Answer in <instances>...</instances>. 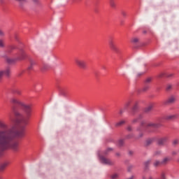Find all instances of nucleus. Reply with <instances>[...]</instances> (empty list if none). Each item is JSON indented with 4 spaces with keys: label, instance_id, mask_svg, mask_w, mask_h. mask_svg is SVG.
Wrapping results in <instances>:
<instances>
[{
    "label": "nucleus",
    "instance_id": "f257e3e1",
    "mask_svg": "<svg viewBox=\"0 0 179 179\" xmlns=\"http://www.w3.org/2000/svg\"><path fill=\"white\" fill-rule=\"evenodd\" d=\"M10 102L15 115L13 122L18 130L13 128L8 130H0V158L3 156L5 150L11 149L13 152H19V142L13 141L15 138H24L26 135V126L30 122L33 115V105L20 102L19 99L13 97Z\"/></svg>",
    "mask_w": 179,
    "mask_h": 179
},
{
    "label": "nucleus",
    "instance_id": "f03ea898",
    "mask_svg": "<svg viewBox=\"0 0 179 179\" xmlns=\"http://www.w3.org/2000/svg\"><path fill=\"white\" fill-rule=\"evenodd\" d=\"M162 127L161 124L155 123H146L145 121H142L140 128L137 129L138 131H144L145 132H156L157 128Z\"/></svg>",
    "mask_w": 179,
    "mask_h": 179
},
{
    "label": "nucleus",
    "instance_id": "7ed1b4c3",
    "mask_svg": "<svg viewBox=\"0 0 179 179\" xmlns=\"http://www.w3.org/2000/svg\"><path fill=\"white\" fill-rule=\"evenodd\" d=\"M27 58V55L26 54V52L23 50V49H20L19 52L16 54V57L14 59H6V62L8 64H15V62H17V61H23L24 59H26Z\"/></svg>",
    "mask_w": 179,
    "mask_h": 179
},
{
    "label": "nucleus",
    "instance_id": "20e7f679",
    "mask_svg": "<svg viewBox=\"0 0 179 179\" xmlns=\"http://www.w3.org/2000/svg\"><path fill=\"white\" fill-rule=\"evenodd\" d=\"M108 43L110 50L116 54H120V49L117 47V45H115V41H114L113 38L109 40Z\"/></svg>",
    "mask_w": 179,
    "mask_h": 179
},
{
    "label": "nucleus",
    "instance_id": "39448f33",
    "mask_svg": "<svg viewBox=\"0 0 179 179\" xmlns=\"http://www.w3.org/2000/svg\"><path fill=\"white\" fill-rule=\"evenodd\" d=\"M75 62L78 66V68H80V69H86L87 68V63H86V61L80 59H76Z\"/></svg>",
    "mask_w": 179,
    "mask_h": 179
},
{
    "label": "nucleus",
    "instance_id": "423d86ee",
    "mask_svg": "<svg viewBox=\"0 0 179 179\" xmlns=\"http://www.w3.org/2000/svg\"><path fill=\"white\" fill-rule=\"evenodd\" d=\"M10 76V69H7L6 70H0V83H2L3 76H7L8 78H9Z\"/></svg>",
    "mask_w": 179,
    "mask_h": 179
},
{
    "label": "nucleus",
    "instance_id": "0eeeda50",
    "mask_svg": "<svg viewBox=\"0 0 179 179\" xmlns=\"http://www.w3.org/2000/svg\"><path fill=\"white\" fill-rule=\"evenodd\" d=\"M139 111V103L138 101H136L134 105L133 106L131 111V115H135L136 113Z\"/></svg>",
    "mask_w": 179,
    "mask_h": 179
},
{
    "label": "nucleus",
    "instance_id": "6e6552de",
    "mask_svg": "<svg viewBox=\"0 0 179 179\" xmlns=\"http://www.w3.org/2000/svg\"><path fill=\"white\" fill-rule=\"evenodd\" d=\"M99 159L101 160V163L103 164H108L109 166H112V164H113L111 160L106 158L104 156H101Z\"/></svg>",
    "mask_w": 179,
    "mask_h": 179
},
{
    "label": "nucleus",
    "instance_id": "1a4fd4ad",
    "mask_svg": "<svg viewBox=\"0 0 179 179\" xmlns=\"http://www.w3.org/2000/svg\"><path fill=\"white\" fill-rule=\"evenodd\" d=\"M166 142H169V137H163L158 140L157 145L163 146V145H166Z\"/></svg>",
    "mask_w": 179,
    "mask_h": 179
},
{
    "label": "nucleus",
    "instance_id": "9d476101",
    "mask_svg": "<svg viewBox=\"0 0 179 179\" xmlns=\"http://www.w3.org/2000/svg\"><path fill=\"white\" fill-rule=\"evenodd\" d=\"M9 162H4L0 164V171H3L9 166Z\"/></svg>",
    "mask_w": 179,
    "mask_h": 179
},
{
    "label": "nucleus",
    "instance_id": "9b49d317",
    "mask_svg": "<svg viewBox=\"0 0 179 179\" xmlns=\"http://www.w3.org/2000/svg\"><path fill=\"white\" fill-rule=\"evenodd\" d=\"M17 46L15 45H8L6 52L8 54H10V52H12L13 51V50H17Z\"/></svg>",
    "mask_w": 179,
    "mask_h": 179
},
{
    "label": "nucleus",
    "instance_id": "f8f14e48",
    "mask_svg": "<svg viewBox=\"0 0 179 179\" xmlns=\"http://www.w3.org/2000/svg\"><path fill=\"white\" fill-rule=\"evenodd\" d=\"M174 101H176V99L172 96L171 98H169L168 100L165 101L164 102V104L167 105V104H172V103H173Z\"/></svg>",
    "mask_w": 179,
    "mask_h": 179
},
{
    "label": "nucleus",
    "instance_id": "ddd939ff",
    "mask_svg": "<svg viewBox=\"0 0 179 179\" xmlns=\"http://www.w3.org/2000/svg\"><path fill=\"white\" fill-rule=\"evenodd\" d=\"M0 129H8V124L0 120Z\"/></svg>",
    "mask_w": 179,
    "mask_h": 179
},
{
    "label": "nucleus",
    "instance_id": "4468645a",
    "mask_svg": "<svg viewBox=\"0 0 179 179\" xmlns=\"http://www.w3.org/2000/svg\"><path fill=\"white\" fill-rule=\"evenodd\" d=\"M142 118H143V113L140 114L138 117V118L134 119L132 120V123L135 124L136 122H139V121H141V120H142Z\"/></svg>",
    "mask_w": 179,
    "mask_h": 179
},
{
    "label": "nucleus",
    "instance_id": "2eb2a0df",
    "mask_svg": "<svg viewBox=\"0 0 179 179\" xmlns=\"http://www.w3.org/2000/svg\"><path fill=\"white\" fill-rule=\"evenodd\" d=\"M12 93H13L14 94H18V96H20L22 94V92L17 88H13L12 90Z\"/></svg>",
    "mask_w": 179,
    "mask_h": 179
},
{
    "label": "nucleus",
    "instance_id": "dca6fc26",
    "mask_svg": "<svg viewBox=\"0 0 179 179\" xmlns=\"http://www.w3.org/2000/svg\"><path fill=\"white\" fill-rule=\"evenodd\" d=\"M155 142V138H149L145 142V146H149L150 145H152Z\"/></svg>",
    "mask_w": 179,
    "mask_h": 179
},
{
    "label": "nucleus",
    "instance_id": "f3484780",
    "mask_svg": "<svg viewBox=\"0 0 179 179\" xmlns=\"http://www.w3.org/2000/svg\"><path fill=\"white\" fill-rule=\"evenodd\" d=\"M109 3L111 8L115 9L117 5L115 4V0H109Z\"/></svg>",
    "mask_w": 179,
    "mask_h": 179
},
{
    "label": "nucleus",
    "instance_id": "a211bd4d",
    "mask_svg": "<svg viewBox=\"0 0 179 179\" xmlns=\"http://www.w3.org/2000/svg\"><path fill=\"white\" fill-rule=\"evenodd\" d=\"M131 103H132L131 101H129L128 102H127V103L124 104L123 108H124V110H127V108L129 107V106H131Z\"/></svg>",
    "mask_w": 179,
    "mask_h": 179
},
{
    "label": "nucleus",
    "instance_id": "6ab92c4d",
    "mask_svg": "<svg viewBox=\"0 0 179 179\" xmlns=\"http://www.w3.org/2000/svg\"><path fill=\"white\" fill-rule=\"evenodd\" d=\"M152 106H148L144 109V113H150V111H152Z\"/></svg>",
    "mask_w": 179,
    "mask_h": 179
},
{
    "label": "nucleus",
    "instance_id": "aec40b11",
    "mask_svg": "<svg viewBox=\"0 0 179 179\" xmlns=\"http://www.w3.org/2000/svg\"><path fill=\"white\" fill-rule=\"evenodd\" d=\"M150 87V85H149L148 84H145L142 90L143 92H148V90H149Z\"/></svg>",
    "mask_w": 179,
    "mask_h": 179
},
{
    "label": "nucleus",
    "instance_id": "412c9836",
    "mask_svg": "<svg viewBox=\"0 0 179 179\" xmlns=\"http://www.w3.org/2000/svg\"><path fill=\"white\" fill-rule=\"evenodd\" d=\"M125 124V120H122L115 124V127H121V125H124Z\"/></svg>",
    "mask_w": 179,
    "mask_h": 179
},
{
    "label": "nucleus",
    "instance_id": "4be33fe9",
    "mask_svg": "<svg viewBox=\"0 0 179 179\" xmlns=\"http://www.w3.org/2000/svg\"><path fill=\"white\" fill-rule=\"evenodd\" d=\"M50 68V66L48 64H43L42 66V71H48V69Z\"/></svg>",
    "mask_w": 179,
    "mask_h": 179
},
{
    "label": "nucleus",
    "instance_id": "5701e85b",
    "mask_svg": "<svg viewBox=\"0 0 179 179\" xmlns=\"http://www.w3.org/2000/svg\"><path fill=\"white\" fill-rule=\"evenodd\" d=\"M176 115H169L165 117V120H174V118H176Z\"/></svg>",
    "mask_w": 179,
    "mask_h": 179
},
{
    "label": "nucleus",
    "instance_id": "b1692460",
    "mask_svg": "<svg viewBox=\"0 0 179 179\" xmlns=\"http://www.w3.org/2000/svg\"><path fill=\"white\" fill-rule=\"evenodd\" d=\"M118 146L121 148L122 146H124V140L120 139L118 141Z\"/></svg>",
    "mask_w": 179,
    "mask_h": 179
},
{
    "label": "nucleus",
    "instance_id": "393cba45",
    "mask_svg": "<svg viewBox=\"0 0 179 179\" xmlns=\"http://www.w3.org/2000/svg\"><path fill=\"white\" fill-rule=\"evenodd\" d=\"M17 1L20 3V8H21L22 9H23V3L22 2H26V0H15Z\"/></svg>",
    "mask_w": 179,
    "mask_h": 179
},
{
    "label": "nucleus",
    "instance_id": "a878e982",
    "mask_svg": "<svg viewBox=\"0 0 179 179\" xmlns=\"http://www.w3.org/2000/svg\"><path fill=\"white\" fill-rule=\"evenodd\" d=\"M161 164H163L162 163V162H159V161H156L154 163L155 167H158V166H160Z\"/></svg>",
    "mask_w": 179,
    "mask_h": 179
},
{
    "label": "nucleus",
    "instance_id": "bb28decb",
    "mask_svg": "<svg viewBox=\"0 0 179 179\" xmlns=\"http://www.w3.org/2000/svg\"><path fill=\"white\" fill-rule=\"evenodd\" d=\"M149 164H150V160H148L144 163L145 169H148L149 167Z\"/></svg>",
    "mask_w": 179,
    "mask_h": 179
},
{
    "label": "nucleus",
    "instance_id": "cd10ccee",
    "mask_svg": "<svg viewBox=\"0 0 179 179\" xmlns=\"http://www.w3.org/2000/svg\"><path fill=\"white\" fill-rule=\"evenodd\" d=\"M150 82H152V78H148L145 80V84L148 85V83H150Z\"/></svg>",
    "mask_w": 179,
    "mask_h": 179
},
{
    "label": "nucleus",
    "instance_id": "c85d7f7f",
    "mask_svg": "<svg viewBox=\"0 0 179 179\" xmlns=\"http://www.w3.org/2000/svg\"><path fill=\"white\" fill-rule=\"evenodd\" d=\"M138 41H139V38H133L131 40V42L134 43V44H136V43H138Z\"/></svg>",
    "mask_w": 179,
    "mask_h": 179
},
{
    "label": "nucleus",
    "instance_id": "c756f323",
    "mask_svg": "<svg viewBox=\"0 0 179 179\" xmlns=\"http://www.w3.org/2000/svg\"><path fill=\"white\" fill-rule=\"evenodd\" d=\"M169 160H170L169 158L166 157V158H164V159H163V161L162 162V164H166V162H169Z\"/></svg>",
    "mask_w": 179,
    "mask_h": 179
},
{
    "label": "nucleus",
    "instance_id": "7c9ffc66",
    "mask_svg": "<svg viewBox=\"0 0 179 179\" xmlns=\"http://www.w3.org/2000/svg\"><path fill=\"white\" fill-rule=\"evenodd\" d=\"M5 47V45H3V41L0 40V48H3Z\"/></svg>",
    "mask_w": 179,
    "mask_h": 179
},
{
    "label": "nucleus",
    "instance_id": "2f4dec72",
    "mask_svg": "<svg viewBox=\"0 0 179 179\" xmlns=\"http://www.w3.org/2000/svg\"><path fill=\"white\" fill-rule=\"evenodd\" d=\"M36 61L34 60H30V65L32 66H34V65H36Z\"/></svg>",
    "mask_w": 179,
    "mask_h": 179
},
{
    "label": "nucleus",
    "instance_id": "473e14b6",
    "mask_svg": "<svg viewBox=\"0 0 179 179\" xmlns=\"http://www.w3.org/2000/svg\"><path fill=\"white\" fill-rule=\"evenodd\" d=\"M173 146H176V145H178V140L176 139L173 141Z\"/></svg>",
    "mask_w": 179,
    "mask_h": 179
},
{
    "label": "nucleus",
    "instance_id": "72a5a7b5",
    "mask_svg": "<svg viewBox=\"0 0 179 179\" xmlns=\"http://www.w3.org/2000/svg\"><path fill=\"white\" fill-rule=\"evenodd\" d=\"M131 138H134V135L132 134H129L126 136L127 139H131Z\"/></svg>",
    "mask_w": 179,
    "mask_h": 179
},
{
    "label": "nucleus",
    "instance_id": "f704fd0d",
    "mask_svg": "<svg viewBox=\"0 0 179 179\" xmlns=\"http://www.w3.org/2000/svg\"><path fill=\"white\" fill-rule=\"evenodd\" d=\"M3 36H5L3 31H2V29H0V37H3Z\"/></svg>",
    "mask_w": 179,
    "mask_h": 179
},
{
    "label": "nucleus",
    "instance_id": "c9c22d12",
    "mask_svg": "<svg viewBox=\"0 0 179 179\" xmlns=\"http://www.w3.org/2000/svg\"><path fill=\"white\" fill-rule=\"evenodd\" d=\"M122 15L123 17H127V12L122 11Z\"/></svg>",
    "mask_w": 179,
    "mask_h": 179
},
{
    "label": "nucleus",
    "instance_id": "e433bc0d",
    "mask_svg": "<svg viewBox=\"0 0 179 179\" xmlns=\"http://www.w3.org/2000/svg\"><path fill=\"white\" fill-rule=\"evenodd\" d=\"M117 177H118V175H117V173H115L114 175H113V176H111V178H112V179H115V178H117Z\"/></svg>",
    "mask_w": 179,
    "mask_h": 179
},
{
    "label": "nucleus",
    "instance_id": "4c0bfd02",
    "mask_svg": "<svg viewBox=\"0 0 179 179\" xmlns=\"http://www.w3.org/2000/svg\"><path fill=\"white\" fill-rule=\"evenodd\" d=\"M126 109H124V108L120 109V112H119V114H123L124 113V111H125Z\"/></svg>",
    "mask_w": 179,
    "mask_h": 179
},
{
    "label": "nucleus",
    "instance_id": "58836bf2",
    "mask_svg": "<svg viewBox=\"0 0 179 179\" xmlns=\"http://www.w3.org/2000/svg\"><path fill=\"white\" fill-rule=\"evenodd\" d=\"M33 66L30 64V66L28 67L27 71H33Z\"/></svg>",
    "mask_w": 179,
    "mask_h": 179
},
{
    "label": "nucleus",
    "instance_id": "ea45409f",
    "mask_svg": "<svg viewBox=\"0 0 179 179\" xmlns=\"http://www.w3.org/2000/svg\"><path fill=\"white\" fill-rule=\"evenodd\" d=\"M173 73L166 74V78H171V77L173 76Z\"/></svg>",
    "mask_w": 179,
    "mask_h": 179
},
{
    "label": "nucleus",
    "instance_id": "a19ab883",
    "mask_svg": "<svg viewBox=\"0 0 179 179\" xmlns=\"http://www.w3.org/2000/svg\"><path fill=\"white\" fill-rule=\"evenodd\" d=\"M127 131L131 132V131H132V127H131V126L127 127Z\"/></svg>",
    "mask_w": 179,
    "mask_h": 179
},
{
    "label": "nucleus",
    "instance_id": "79ce46f5",
    "mask_svg": "<svg viewBox=\"0 0 179 179\" xmlns=\"http://www.w3.org/2000/svg\"><path fill=\"white\" fill-rule=\"evenodd\" d=\"M112 150H113V148H107L106 152H110Z\"/></svg>",
    "mask_w": 179,
    "mask_h": 179
},
{
    "label": "nucleus",
    "instance_id": "37998d69",
    "mask_svg": "<svg viewBox=\"0 0 179 179\" xmlns=\"http://www.w3.org/2000/svg\"><path fill=\"white\" fill-rule=\"evenodd\" d=\"M171 89V85H168L166 87V90H170Z\"/></svg>",
    "mask_w": 179,
    "mask_h": 179
},
{
    "label": "nucleus",
    "instance_id": "c03bdc74",
    "mask_svg": "<svg viewBox=\"0 0 179 179\" xmlns=\"http://www.w3.org/2000/svg\"><path fill=\"white\" fill-rule=\"evenodd\" d=\"M172 155L173 156H176V155H177V152H176V151L172 152Z\"/></svg>",
    "mask_w": 179,
    "mask_h": 179
},
{
    "label": "nucleus",
    "instance_id": "a18cd8bd",
    "mask_svg": "<svg viewBox=\"0 0 179 179\" xmlns=\"http://www.w3.org/2000/svg\"><path fill=\"white\" fill-rule=\"evenodd\" d=\"M155 155H160V151L156 152Z\"/></svg>",
    "mask_w": 179,
    "mask_h": 179
},
{
    "label": "nucleus",
    "instance_id": "49530a36",
    "mask_svg": "<svg viewBox=\"0 0 179 179\" xmlns=\"http://www.w3.org/2000/svg\"><path fill=\"white\" fill-rule=\"evenodd\" d=\"M133 154H134V152L132 151L129 152V155H130V156H131V155H133Z\"/></svg>",
    "mask_w": 179,
    "mask_h": 179
},
{
    "label": "nucleus",
    "instance_id": "de8ad7c7",
    "mask_svg": "<svg viewBox=\"0 0 179 179\" xmlns=\"http://www.w3.org/2000/svg\"><path fill=\"white\" fill-rule=\"evenodd\" d=\"M33 2H35V3H37V2H38V0H32Z\"/></svg>",
    "mask_w": 179,
    "mask_h": 179
},
{
    "label": "nucleus",
    "instance_id": "09e8293b",
    "mask_svg": "<svg viewBox=\"0 0 179 179\" xmlns=\"http://www.w3.org/2000/svg\"><path fill=\"white\" fill-rule=\"evenodd\" d=\"M15 39L17 41L18 39H17V35L15 36Z\"/></svg>",
    "mask_w": 179,
    "mask_h": 179
},
{
    "label": "nucleus",
    "instance_id": "8fccbe9b",
    "mask_svg": "<svg viewBox=\"0 0 179 179\" xmlns=\"http://www.w3.org/2000/svg\"><path fill=\"white\" fill-rule=\"evenodd\" d=\"M142 136H143V134H141L139 135V138H142Z\"/></svg>",
    "mask_w": 179,
    "mask_h": 179
},
{
    "label": "nucleus",
    "instance_id": "3c124183",
    "mask_svg": "<svg viewBox=\"0 0 179 179\" xmlns=\"http://www.w3.org/2000/svg\"><path fill=\"white\" fill-rule=\"evenodd\" d=\"M116 155H117V156H120V154H119V153H116Z\"/></svg>",
    "mask_w": 179,
    "mask_h": 179
},
{
    "label": "nucleus",
    "instance_id": "603ef678",
    "mask_svg": "<svg viewBox=\"0 0 179 179\" xmlns=\"http://www.w3.org/2000/svg\"><path fill=\"white\" fill-rule=\"evenodd\" d=\"M178 162L179 163V158L178 159Z\"/></svg>",
    "mask_w": 179,
    "mask_h": 179
},
{
    "label": "nucleus",
    "instance_id": "864d4df0",
    "mask_svg": "<svg viewBox=\"0 0 179 179\" xmlns=\"http://www.w3.org/2000/svg\"><path fill=\"white\" fill-rule=\"evenodd\" d=\"M149 179H152V177H150Z\"/></svg>",
    "mask_w": 179,
    "mask_h": 179
},
{
    "label": "nucleus",
    "instance_id": "5fc2aeb1",
    "mask_svg": "<svg viewBox=\"0 0 179 179\" xmlns=\"http://www.w3.org/2000/svg\"><path fill=\"white\" fill-rule=\"evenodd\" d=\"M143 179H146V178H145V177H143Z\"/></svg>",
    "mask_w": 179,
    "mask_h": 179
},
{
    "label": "nucleus",
    "instance_id": "6e6d98bb",
    "mask_svg": "<svg viewBox=\"0 0 179 179\" xmlns=\"http://www.w3.org/2000/svg\"><path fill=\"white\" fill-rule=\"evenodd\" d=\"M0 179H2V178L0 176Z\"/></svg>",
    "mask_w": 179,
    "mask_h": 179
},
{
    "label": "nucleus",
    "instance_id": "4d7b16f0",
    "mask_svg": "<svg viewBox=\"0 0 179 179\" xmlns=\"http://www.w3.org/2000/svg\"><path fill=\"white\" fill-rule=\"evenodd\" d=\"M144 33H146V31H144Z\"/></svg>",
    "mask_w": 179,
    "mask_h": 179
},
{
    "label": "nucleus",
    "instance_id": "13d9d810",
    "mask_svg": "<svg viewBox=\"0 0 179 179\" xmlns=\"http://www.w3.org/2000/svg\"><path fill=\"white\" fill-rule=\"evenodd\" d=\"M178 152H179V150H178Z\"/></svg>",
    "mask_w": 179,
    "mask_h": 179
}]
</instances>
